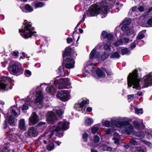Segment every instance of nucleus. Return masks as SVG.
I'll use <instances>...</instances> for the list:
<instances>
[{
    "instance_id": "54",
    "label": "nucleus",
    "mask_w": 152,
    "mask_h": 152,
    "mask_svg": "<svg viewBox=\"0 0 152 152\" xmlns=\"http://www.w3.org/2000/svg\"><path fill=\"white\" fill-rule=\"evenodd\" d=\"M113 38V34L110 33H108L106 38L109 40H112Z\"/></svg>"
},
{
    "instance_id": "5",
    "label": "nucleus",
    "mask_w": 152,
    "mask_h": 152,
    "mask_svg": "<svg viewBox=\"0 0 152 152\" xmlns=\"http://www.w3.org/2000/svg\"><path fill=\"white\" fill-rule=\"evenodd\" d=\"M69 123L66 120H63L59 121L57 125H54L50 127V132L53 134L56 132L57 135L59 137L63 136L64 131L68 129L69 128Z\"/></svg>"
},
{
    "instance_id": "50",
    "label": "nucleus",
    "mask_w": 152,
    "mask_h": 152,
    "mask_svg": "<svg viewBox=\"0 0 152 152\" xmlns=\"http://www.w3.org/2000/svg\"><path fill=\"white\" fill-rule=\"evenodd\" d=\"M102 125L105 127H109L110 126V122L109 121H106L102 122Z\"/></svg>"
},
{
    "instance_id": "23",
    "label": "nucleus",
    "mask_w": 152,
    "mask_h": 152,
    "mask_svg": "<svg viewBox=\"0 0 152 152\" xmlns=\"http://www.w3.org/2000/svg\"><path fill=\"white\" fill-rule=\"evenodd\" d=\"M113 140L114 141V143L116 145H118L121 139L119 134L116 132H115L113 134Z\"/></svg>"
},
{
    "instance_id": "60",
    "label": "nucleus",
    "mask_w": 152,
    "mask_h": 152,
    "mask_svg": "<svg viewBox=\"0 0 152 152\" xmlns=\"http://www.w3.org/2000/svg\"><path fill=\"white\" fill-rule=\"evenodd\" d=\"M71 54L70 57H71L72 56L73 57H75L77 55V54L76 53V52H75V51L73 50H72V52L71 53Z\"/></svg>"
},
{
    "instance_id": "21",
    "label": "nucleus",
    "mask_w": 152,
    "mask_h": 152,
    "mask_svg": "<svg viewBox=\"0 0 152 152\" xmlns=\"http://www.w3.org/2000/svg\"><path fill=\"white\" fill-rule=\"evenodd\" d=\"M50 134V136L49 137V141L48 142V145L47 146V149L49 151H51L54 148V141L53 140L51 141L52 137L53 134L50 132V134Z\"/></svg>"
},
{
    "instance_id": "30",
    "label": "nucleus",
    "mask_w": 152,
    "mask_h": 152,
    "mask_svg": "<svg viewBox=\"0 0 152 152\" xmlns=\"http://www.w3.org/2000/svg\"><path fill=\"white\" fill-rule=\"evenodd\" d=\"M127 34L128 37L133 38L135 36L136 34L133 30L129 29L128 32H127Z\"/></svg>"
},
{
    "instance_id": "11",
    "label": "nucleus",
    "mask_w": 152,
    "mask_h": 152,
    "mask_svg": "<svg viewBox=\"0 0 152 152\" xmlns=\"http://www.w3.org/2000/svg\"><path fill=\"white\" fill-rule=\"evenodd\" d=\"M11 79L9 77L2 76L0 78V88L7 90L12 88Z\"/></svg>"
},
{
    "instance_id": "6",
    "label": "nucleus",
    "mask_w": 152,
    "mask_h": 152,
    "mask_svg": "<svg viewBox=\"0 0 152 152\" xmlns=\"http://www.w3.org/2000/svg\"><path fill=\"white\" fill-rule=\"evenodd\" d=\"M24 23L22 28L19 29L21 36L25 39L28 38L33 36H36V32L34 31V28L32 26L31 22L26 20Z\"/></svg>"
},
{
    "instance_id": "25",
    "label": "nucleus",
    "mask_w": 152,
    "mask_h": 152,
    "mask_svg": "<svg viewBox=\"0 0 152 152\" xmlns=\"http://www.w3.org/2000/svg\"><path fill=\"white\" fill-rule=\"evenodd\" d=\"M134 125L135 127L138 129L142 130L144 129V126L142 120H141V123H139L136 121H134Z\"/></svg>"
},
{
    "instance_id": "38",
    "label": "nucleus",
    "mask_w": 152,
    "mask_h": 152,
    "mask_svg": "<svg viewBox=\"0 0 152 152\" xmlns=\"http://www.w3.org/2000/svg\"><path fill=\"white\" fill-rule=\"evenodd\" d=\"M121 54L123 55H129L130 53V51L128 49L126 48L122 49L121 50Z\"/></svg>"
},
{
    "instance_id": "12",
    "label": "nucleus",
    "mask_w": 152,
    "mask_h": 152,
    "mask_svg": "<svg viewBox=\"0 0 152 152\" xmlns=\"http://www.w3.org/2000/svg\"><path fill=\"white\" fill-rule=\"evenodd\" d=\"M88 104V101L83 100L81 101H79L77 103L75 104L74 108L76 110L83 113L85 110L86 104Z\"/></svg>"
},
{
    "instance_id": "20",
    "label": "nucleus",
    "mask_w": 152,
    "mask_h": 152,
    "mask_svg": "<svg viewBox=\"0 0 152 152\" xmlns=\"http://www.w3.org/2000/svg\"><path fill=\"white\" fill-rule=\"evenodd\" d=\"M91 67L92 69L90 70L93 72H95L98 77L99 78L104 77L105 76V74L99 68L96 69L93 66H91Z\"/></svg>"
},
{
    "instance_id": "4",
    "label": "nucleus",
    "mask_w": 152,
    "mask_h": 152,
    "mask_svg": "<svg viewBox=\"0 0 152 152\" xmlns=\"http://www.w3.org/2000/svg\"><path fill=\"white\" fill-rule=\"evenodd\" d=\"M31 95L28 96L26 99H20L19 101L21 102L24 101L25 102L23 104V107L22 108V111H24L28 109V106L29 105L32 106L33 104L34 106H36L38 108H41L43 107L42 102V97L41 91H39L37 92L35 96V102L33 101V99Z\"/></svg>"
},
{
    "instance_id": "49",
    "label": "nucleus",
    "mask_w": 152,
    "mask_h": 152,
    "mask_svg": "<svg viewBox=\"0 0 152 152\" xmlns=\"http://www.w3.org/2000/svg\"><path fill=\"white\" fill-rule=\"evenodd\" d=\"M88 136V134L86 133L83 134L82 138L84 141H87Z\"/></svg>"
},
{
    "instance_id": "56",
    "label": "nucleus",
    "mask_w": 152,
    "mask_h": 152,
    "mask_svg": "<svg viewBox=\"0 0 152 152\" xmlns=\"http://www.w3.org/2000/svg\"><path fill=\"white\" fill-rule=\"evenodd\" d=\"M19 52L17 50L12 51L11 53V55L13 56L17 57L18 56Z\"/></svg>"
},
{
    "instance_id": "58",
    "label": "nucleus",
    "mask_w": 152,
    "mask_h": 152,
    "mask_svg": "<svg viewBox=\"0 0 152 152\" xmlns=\"http://www.w3.org/2000/svg\"><path fill=\"white\" fill-rule=\"evenodd\" d=\"M143 142L147 145L149 147H152V144L150 142L147 141L143 140Z\"/></svg>"
},
{
    "instance_id": "46",
    "label": "nucleus",
    "mask_w": 152,
    "mask_h": 152,
    "mask_svg": "<svg viewBox=\"0 0 152 152\" xmlns=\"http://www.w3.org/2000/svg\"><path fill=\"white\" fill-rule=\"evenodd\" d=\"M123 26L121 27V29L123 31H128L129 30V27L127 25H123Z\"/></svg>"
},
{
    "instance_id": "17",
    "label": "nucleus",
    "mask_w": 152,
    "mask_h": 152,
    "mask_svg": "<svg viewBox=\"0 0 152 152\" xmlns=\"http://www.w3.org/2000/svg\"><path fill=\"white\" fill-rule=\"evenodd\" d=\"M38 117L35 113L33 112L29 118V125H33L36 124L39 121Z\"/></svg>"
},
{
    "instance_id": "16",
    "label": "nucleus",
    "mask_w": 152,
    "mask_h": 152,
    "mask_svg": "<svg viewBox=\"0 0 152 152\" xmlns=\"http://www.w3.org/2000/svg\"><path fill=\"white\" fill-rule=\"evenodd\" d=\"M38 132L34 127H31L28 129V131L25 133L27 137H35L37 135Z\"/></svg>"
},
{
    "instance_id": "3",
    "label": "nucleus",
    "mask_w": 152,
    "mask_h": 152,
    "mask_svg": "<svg viewBox=\"0 0 152 152\" xmlns=\"http://www.w3.org/2000/svg\"><path fill=\"white\" fill-rule=\"evenodd\" d=\"M53 83H54L53 86H48L46 88L47 92L51 94H54L56 93L57 87L58 89H62L69 88L70 87V83L68 78H61L58 80L51 81L50 83L48 84H46L45 83L41 84L39 86H38L36 88V94L37 92V91L38 92H39V91H41L42 97H43L42 89H41V86L43 85H48L53 84Z\"/></svg>"
},
{
    "instance_id": "28",
    "label": "nucleus",
    "mask_w": 152,
    "mask_h": 152,
    "mask_svg": "<svg viewBox=\"0 0 152 152\" xmlns=\"http://www.w3.org/2000/svg\"><path fill=\"white\" fill-rule=\"evenodd\" d=\"M25 120L24 119H21L20 120L19 127L22 130L24 131L26 129V127L25 126Z\"/></svg>"
},
{
    "instance_id": "36",
    "label": "nucleus",
    "mask_w": 152,
    "mask_h": 152,
    "mask_svg": "<svg viewBox=\"0 0 152 152\" xmlns=\"http://www.w3.org/2000/svg\"><path fill=\"white\" fill-rule=\"evenodd\" d=\"M137 10L138 8H137L136 7H134L132 8V12L131 13V15L132 16L134 17L135 16H137V14L135 15H134V14L136 13V11H137Z\"/></svg>"
},
{
    "instance_id": "32",
    "label": "nucleus",
    "mask_w": 152,
    "mask_h": 152,
    "mask_svg": "<svg viewBox=\"0 0 152 152\" xmlns=\"http://www.w3.org/2000/svg\"><path fill=\"white\" fill-rule=\"evenodd\" d=\"M120 57L119 53L117 52H115L111 54L110 56V58H119Z\"/></svg>"
},
{
    "instance_id": "9",
    "label": "nucleus",
    "mask_w": 152,
    "mask_h": 152,
    "mask_svg": "<svg viewBox=\"0 0 152 152\" xmlns=\"http://www.w3.org/2000/svg\"><path fill=\"white\" fill-rule=\"evenodd\" d=\"M101 46L102 45H98L91 51L89 55L90 61H92L95 58H96V60L98 61H99L100 58L103 61L109 56L110 54L109 53L104 52L101 56L100 53L96 52L97 49L98 48H100Z\"/></svg>"
},
{
    "instance_id": "55",
    "label": "nucleus",
    "mask_w": 152,
    "mask_h": 152,
    "mask_svg": "<svg viewBox=\"0 0 152 152\" xmlns=\"http://www.w3.org/2000/svg\"><path fill=\"white\" fill-rule=\"evenodd\" d=\"M108 33L105 31H102L101 35L104 38H106Z\"/></svg>"
},
{
    "instance_id": "64",
    "label": "nucleus",
    "mask_w": 152,
    "mask_h": 152,
    "mask_svg": "<svg viewBox=\"0 0 152 152\" xmlns=\"http://www.w3.org/2000/svg\"><path fill=\"white\" fill-rule=\"evenodd\" d=\"M104 70L107 73V75H111L112 74V72L111 71H108L107 70H106V69H104L103 70Z\"/></svg>"
},
{
    "instance_id": "31",
    "label": "nucleus",
    "mask_w": 152,
    "mask_h": 152,
    "mask_svg": "<svg viewBox=\"0 0 152 152\" xmlns=\"http://www.w3.org/2000/svg\"><path fill=\"white\" fill-rule=\"evenodd\" d=\"M145 33V31H142L140 32L137 37V38L136 40L138 41L139 40H140L143 38L145 36L144 34Z\"/></svg>"
},
{
    "instance_id": "48",
    "label": "nucleus",
    "mask_w": 152,
    "mask_h": 152,
    "mask_svg": "<svg viewBox=\"0 0 152 152\" xmlns=\"http://www.w3.org/2000/svg\"><path fill=\"white\" fill-rule=\"evenodd\" d=\"M115 129H106L105 130V134H111L112 132H113Z\"/></svg>"
},
{
    "instance_id": "43",
    "label": "nucleus",
    "mask_w": 152,
    "mask_h": 152,
    "mask_svg": "<svg viewBox=\"0 0 152 152\" xmlns=\"http://www.w3.org/2000/svg\"><path fill=\"white\" fill-rule=\"evenodd\" d=\"M135 113L137 114H142L143 113V109L142 108L138 109L137 108H135Z\"/></svg>"
},
{
    "instance_id": "8",
    "label": "nucleus",
    "mask_w": 152,
    "mask_h": 152,
    "mask_svg": "<svg viewBox=\"0 0 152 152\" xmlns=\"http://www.w3.org/2000/svg\"><path fill=\"white\" fill-rule=\"evenodd\" d=\"M72 50L69 47H67L65 49V51L63 54L64 59L66 57L65 60H64L63 61V66L69 69L73 68L74 66V60L70 58L71 53L72 52Z\"/></svg>"
},
{
    "instance_id": "53",
    "label": "nucleus",
    "mask_w": 152,
    "mask_h": 152,
    "mask_svg": "<svg viewBox=\"0 0 152 152\" xmlns=\"http://www.w3.org/2000/svg\"><path fill=\"white\" fill-rule=\"evenodd\" d=\"M75 40V39L73 37V39L71 38H68L66 39V41L68 43H70L72 42H74Z\"/></svg>"
},
{
    "instance_id": "45",
    "label": "nucleus",
    "mask_w": 152,
    "mask_h": 152,
    "mask_svg": "<svg viewBox=\"0 0 152 152\" xmlns=\"http://www.w3.org/2000/svg\"><path fill=\"white\" fill-rule=\"evenodd\" d=\"M64 112V110H59L56 111V113L59 117L62 116Z\"/></svg>"
},
{
    "instance_id": "42",
    "label": "nucleus",
    "mask_w": 152,
    "mask_h": 152,
    "mask_svg": "<svg viewBox=\"0 0 152 152\" xmlns=\"http://www.w3.org/2000/svg\"><path fill=\"white\" fill-rule=\"evenodd\" d=\"M88 68L87 67H86L83 73V76L84 77H86L89 75L90 72L87 69Z\"/></svg>"
},
{
    "instance_id": "63",
    "label": "nucleus",
    "mask_w": 152,
    "mask_h": 152,
    "mask_svg": "<svg viewBox=\"0 0 152 152\" xmlns=\"http://www.w3.org/2000/svg\"><path fill=\"white\" fill-rule=\"evenodd\" d=\"M22 56H21L20 58V59H23L25 57H26L27 56L26 54L24 52H23L22 53Z\"/></svg>"
},
{
    "instance_id": "51",
    "label": "nucleus",
    "mask_w": 152,
    "mask_h": 152,
    "mask_svg": "<svg viewBox=\"0 0 152 152\" xmlns=\"http://www.w3.org/2000/svg\"><path fill=\"white\" fill-rule=\"evenodd\" d=\"M130 144L132 145H137L138 143L137 141L134 139H131L130 141Z\"/></svg>"
},
{
    "instance_id": "33",
    "label": "nucleus",
    "mask_w": 152,
    "mask_h": 152,
    "mask_svg": "<svg viewBox=\"0 0 152 152\" xmlns=\"http://www.w3.org/2000/svg\"><path fill=\"white\" fill-rule=\"evenodd\" d=\"M43 39L42 38L41 39H37L36 42V43L37 45H38L39 44L41 45L40 47V48L42 50L43 49L42 48L44 46V45H43L44 43L43 41Z\"/></svg>"
},
{
    "instance_id": "7",
    "label": "nucleus",
    "mask_w": 152,
    "mask_h": 152,
    "mask_svg": "<svg viewBox=\"0 0 152 152\" xmlns=\"http://www.w3.org/2000/svg\"><path fill=\"white\" fill-rule=\"evenodd\" d=\"M140 80L138 76L137 70L136 69L132 73H130L127 77V83L129 87L132 85L133 88L138 90L141 89V86L140 85Z\"/></svg>"
},
{
    "instance_id": "44",
    "label": "nucleus",
    "mask_w": 152,
    "mask_h": 152,
    "mask_svg": "<svg viewBox=\"0 0 152 152\" xmlns=\"http://www.w3.org/2000/svg\"><path fill=\"white\" fill-rule=\"evenodd\" d=\"M24 74L26 77H29L31 75V72L28 70H26Z\"/></svg>"
},
{
    "instance_id": "57",
    "label": "nucleus",
    "mask_w": 152,
    "mask_h": 152,
    "mask_svg": "<svg viewBox=\"0 0 152 152\" xmlns=\"http://www.w3.org/2000/svg\"><path fill=\"white\" fill-rule=\"evenodd\" d=\"M147 23L149 27H152V18H149L147 20Z\"/></svg>"
},
{
    "instance_id": "24",
    "label": "nucleus",
    "mask_w": 152,
    "mask_h": 152,
    "mask_svg": "<svg viewBox=\"0 0 152 152\" xmlns=\"http://www.w3.org/2000/svg\"><path fill=\"white\" fill-rule=\"evenodd\" d=\"M98 148L100 152L106 151H111L112 150V148L111 147L104 144L102 145V146L99 147H98Z\"/></svg>"
},
{
    "instance_id": "29",
    "label": "nucleus",
    "mask_w": 152,
    "mask_h": 152,
    "mask_svg": "<svg viewBox=\"0 0 152 152\" xmlns=\"http://www.w3.org/2000/svg\"><path fill=\"white\" fill-rule=\"evenodd\" d=\"M9 122L10 126H13L16 125V121L13 117L10 116L9 119Z\"/></svg>"
},
{
    "instance_id": "22",
    "label": "nucleus",
    "mask_w": 152,
    "mask_h": 152,
    "mask_svg": "<svg viewBox=\"0 0 152 152\" xmlns=\"http://www.w3.org/2000/svg\"><path fill=\"white\" fill-rule=\"evenodd\" d=\"M46 123L41 122L36 126V129L39 132H42L46 127Z\"/></svg>"
},
{
    "instance_id": "13",
    "label": "nucleus",
    "mask_w": 152,
    "mask_h": 152,
    "mask_svg": "<svg viewBox=\"0 0 152 152\" xmlns=\"http://www.w3.org/2000/svg\"><path fill=\"white\" fill-rule=\"evenodd\" d=\"M58 97L63 101L66 102L69 99L70 94L68 91H58L56 94Z\"/></svg>"
},
{
    "instance_id": "59",
    "label": "nucleus",
    "mask_w": 152,
    "mask_h": 152,
    "mask_svg": "<svg viewBox=\"0 0 152 152\" xmlns=\"http://www.w3.org/2000/svg\"><path fill=\"white\" fill-rule=\"evenodd\" d=\"M64 68H66L67 69V68H66L65 67L63 66V68H62V67H61V66H60L58 68V73H59V74H61V71L62 70V69H63V71L64 72Z\"/></svg>"
},
{
    "instance_id": "10",
    "label": "nucleus",
    "mask_w": 152,
    "mask_h": 152,
    "mask_svg": "<svg viewBox=\"0 0 152 152\" xmlns=\"http://www.w3.org/2000/svg\"><path fill=\"white\" fill-rule=\"evenodd\" d=\"M9 70L10 72L16 76H18L22 74L23 71L21 64L18 62L15 63L10 66Z\"/></svg>"
},
{
    "instance_id": "37",
    "label": "nucleus",
    "mask_w": 152,
    "mask_h": 152,
    "mask_svg": "<svg viewBox=\"0 0 152 152\" xmlns=\"http://www.w3.org/2000/svg\"><path fill=\"white\" fill-rule=\"evenodd\" d=\"M111 45V42L110 41H108L104 45V48L106 51H110V47Z\"/></svg>"
},
{
    "instance_id": "52",
    "label": "nucleus",
    "mask_w": 152,
    "mask_h": 152,
    "mask_svg": "<svg viewBox=\"0 0 152 152\" xmlns=\"http://www.w3.org/2000/svg\"><path fill=\"white\" fill-rule=\"evenodd\" d=\"M146 148L144 147L143 148H139L137 149V152H146Z\"/></svg>"
},
{
    "instance_id": "15",
    "label": "nucleus",
    "mask_w": 152,
    "mask_h": 152,
    "mask_svg": "<svg viewBox=\"0 0 152 152\" xmlns=\"http://www.w3.org/2000/svg\"><path fill=\"white\" fill-rule=\"evenodd\" d=\"M144 82L145 87L152 86V72L144 77Z\"/></svg>"
},
{
    "instance_id": "26",
    "label": "nucleus",
    "mask_w": 152,
    "mask_h": 152,
    "mask_svg": "<svg viewBox=\"0 0 152 152\" xmlns=\"http://www.w3.org/2000/svg\"><path fill=\"white\" fill-rule=\"evenodd\" d=\"M32 5L34 6L35 8H37L43 7L45 5V4L42 2L39 1H34L32 3Z\"/></svg>"
},
{
    "instance_id": "47",
    "label": "nucleus",
    "mask_w": 152,
    "mask_h": 152,
    "mask_svg": "<svg viewBox=\"0 0 152 152\" xmlns=\"http://www.w3.org/2000/svg\"><path fill=\"white\" fill-rule=\"evenodd\" d=\"M138 43V41L137 40H135L132 44L130 46V48L131 50L133 49L136 46L137 44Z\"/></svg>"
},
{
    "instance_id": "41",
    "label": "nucleus",
    "mask_w": 152,
    "mask_h": 152,
    "mask_svg": "<svg viewBox=\"0 0 152 152\" xmlns=\"http://www.w3.org/2000/svg\"><path fill=\"white\" fill-rule=\"evenodd\" d=\"M127 98L128 101L129 102H130L132 101H133L134 99V95L130 94L128 95L127 96Z\"/></svg>"
},
{
    "instance_id": "2",
    "label": "nucleus",
    "mask_w": 152,
    "mask_h": 152,
    "mask_svg": "<svg viewBox=\"0 0 152 152\" xmlns=\"http://www.w3.org/2000/svg\"><path fill=\"white\" fill-rule=\"evenodd\" d=\"M113 7V4H110L108 5L104 1H102L100 3H97L96 4L92 5L84 14L82 20L77 25L75 28V31L73 32V33H75L76 29L80 24L84 22L86 18L87 17L96 16L100 12L106 13L107 12L108 8H112Z\"/></svg>"
},
{
    "instance_id": "14",
    "label": "nucleus",
    "mask_w": 152,
    "mask_h": 152,
    "mask_svg": "<svg viewBox=\"0 0 152 152\" xmlns=\"http://www.w3.org/2000/svg\"><path fill=\"white\" fill-rule=\"evenodd\" d=\"M46 115L47 121L49 124H54L57 120L56 115L51 111L48 112Z\"/></svg>"
},
{
    "instance_id": "61",
    "label": "nucleus",
    "mask_w": 152,
    "mask_h": 152,
    "mask_svg": "<svg viewBox=\"0 0 152 152\" xmlns=\"http://www.w3.org/2000/svg\"><path fill=\"white\" fill-rule=\"evenodd\" d=\"M139 46H142L144 44V41L140 39L138 41V43Z\"/></svg>"
},
{
    "instance_id": "27",
    "label": "nucleus",
    "mask_w": 152,
    "mask_h": 152,
    "mask_svg": "<svg viewBox=\"0 0 152 152\" xmlns=\"http://www.w3.org/2000/svg\"><path fill=\"white\" fill-rule=\"evenodd\" d=\"M100 124H98L94 125L93 126L91 129L92 133L94 134L98 132V130L100 127Z\"/></svg>"
},
{
    "instance_id": "35",
    "label": "nucleus",
    "mask_w": 152,
    "mask_h": 152,
    "mask_svg": "<svg viewBox=\"0 0 152 152\" xmlns=\"http://www.w3.org/2000/svg\"><path fill=\"white\" fill-rule=\"evenodd\" d=\"M93 122V120L91 118H88L85 121V125L88 126L91 125Z\"/></svg>"
},
{
    "instance_id": "40",
    "label": "nucleus",
    "mask_w": 152,
    "mask_h": 152,
    "mask_svg": "<svg viewBox=\"0 0 152 152\" xmlns=\"http://www.w3.org/2000/svg\"><path fill=\"white\" fill-rule=\"evenodd\" d=\"M123 42L122 39H120L118 41L114 43V45L115 47H117L119 45H123Z\"/></svg>"
},
{
    "instance_id": "18",
    "label": "nucleus",
    "mask_w": 152,
    "mask_h": 152,
    "mask_svg": "<svg viewBox=\"0 0 152 152\" xmlns=\"http://www.w3.org/2000/svg\"><path fill=\"white\" fill-rule=\"evenodd\" d=\"M20 8L22 11L24 12H30L33 11L32 7L28 4L26 5L22 4L20 5Z\"/></svg>"
},
{
    "instance_id": "19",
    "label": "nucleus",
    "mask_w": 152,
    "mask_h": 152,
    "mask_svg": "<svg viewBox=\"0 0 152 152\" xmlns=\"http://www.w3.org/2000/svg\"><path fill=\"white\" fill-rule=\"evenodd\" d=\"M94 140H91L89 143L88 144L89 146L93 147H96L98 146V145L97 144L100 141V138L99 136L97 135H95L94 136Z\"/></svg>"
},
{
    "instance_id": "34",
    "label": "nucleus",
    "mask_w": 152,
    "mask_h": 152,
    "mask_svg": "<svg viewBox=\"0 0 152 152\" xmlns=\"http://www.w3.org/2000/svg\"><path fill=\"white\" fill-rule=\"evenodd\" d=\"M16 108L15 106H12L10 108V110L11 113L14 115L15 116L18 115V113H16Z\"/></svg>"
},
{
    "instance_id": "39",
    "label": "nucleus",
    "mask_w": 152,
    "mask_h": 152,
    "mask_svg": "<svg viewBox=\"0 0 152 152\" xmlns=\"http://www.w3.org/2000/svg\"><path fill=\"white\" fill-rule=\"evenodd\" d=\"M131 20L129 18H126L123 22V25H129L131 23Z\"/></svg>"
},
{
    "instance_id": "1",
    "label": "nucleus",
    "mask_w": 152,
    "mask_h": 152,
    "mask_svg": "<svg viewBox=\"0 0 152 152\" xmlns=\"http://www.w3.org/2000/svg\"><path fill=\"white\" fill-rule=\"evenodd\" d=\"M111 123L115 124L116 126L121 128L120 132L122 134H130L132 133V137L136 139H140L143 138L146 134L148 135V138H152V130H149L147 132L145 131L134 132V127L130 124L127 118L126 117H117L113 118L111 120Z\"/></svg>"
},
{
    "instance_id": "62",
    "label": "nucleus",
    "mask_w": 152,
    "mask_h": 152,
    "mask_svg": "<svg viewBox=\"0 0 152 152\" xmlns=\"http://www.w3.org/2000/svg\"><path fill=\"white\" fill-rule=\"evenodd\" d=\"M138 10L141 12H143L144 10V7L143 6H140L138 8Z\"/></svg>"
}]
</instances>
